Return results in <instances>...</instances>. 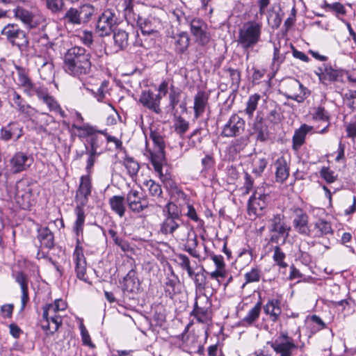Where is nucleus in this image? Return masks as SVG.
<instances>
[{
  "label": "nucleus",
  "mask_w": 356,
  "mask_h": 356,
  "mask_svg": "<svg viewBox=\"0 0 356 356\" xmlns=\"http://www.w3.org/2000/svg\"><path fill=\"white\" fill-rule=\"evenodd\" d=\"M92 188L90 175H82L80 178L79 188L76 192V199L80 202L81 204H86L88 197L91 195Z\"/></svg>",
  "instance_id": "b1692460"
},
{
  "label": "nucleus",
  "mask_w": 356,
  "mask_h": 356,
  "mask_svg": "<svg viewBox=\"0 0 356 356\" xmlns=\"http://www.w3.org/2000/svg\"><path fill=\"white\" fill-rule=\"evenodd\" d=\"M162 96L156 94L151 90H143L138 102L146 108L154 112L156 114L161 113L160 107Z\"/></svg>",
  "instance_id": "2eb2a0df"
},
{
  "label": "nucleus",
  "mask_w": 356,
  "mask_h": 356,
  "mask_svg": "<svg viewBox=\"0 0 356 356\" xmlns=\"http://www.w3.org/2000/svg\"><path fill=\"white\" fill-rule=\"evenodd\" d=\"M281 301L279 299L270 298L268 299L266 304L264 306V313L269 316L270 320L276 323L281 315Z\"/></svg>",
  "instance_id": "c756f323"
},
{
  "label": "nucleus",
  "mask_w": 356,
  "mask_h": 356,
  "mask_svg": "<svg viewBox=\"0 0 356 356\" xmlns=\"http://www.w3.org/2000/svg\"><path fill=\"white\" fill-rule=\"evenodd\" d=\"M91 56L85 48L75 46L69 49L64 56V69L70 75L83 79L91 71Z\"/></svg>",
  "instance_id": "f257e3e1"
},
{
  "label": "nucleus",
  "mask_w": 356,
  "mask_h": 356,
  "mask_svg": "<svg viewBox=\"0 0 356 356\" xmlns=\"http://www.w3.org/2000/svg\"><path fill=\"white\" fill-rule=\"evenodd\" d=\"M268 197V195L264 193L259 194L257 192L251 195L248 202V214L261 215V211L267 205L266 200Z\"/></svg>",
  "instance_id": "412c9836"
},
{
  "label": "nucleus",
  "mask_w": 356,
  "mask_h": 356,
  "mask_svg": "<svg viewBox=\"0 0 356 356\" xmlns=\"http://www.w3.org/2000/svg\"><path fill=\"white\" fill-rule=\"evenodd\" d=\"M31 159L26 154L19 152L14 154L10 160L11 170L13 173H19L25 170L31 164Z\"/></svg>",
  "instance_id": "bb28decb"
},
{
  "label": "nucleus",
  "mask_w": 356,
  "mask_h": 356,
  "mask_svg": "<svg viewBox=\"0 0 356 356\" xmlns=\"http://www.w3.org/2000/svg\"><path fill=\"white\" fill-rule=\"evenodd\" d=\"M75 213L76 219L74 223L73 231L76 234V245H78V240L81 242L80 238L83 237L86 215L84 210L79 206L75 208Z\"/></svg>",
  "instance_id": "4c0bfd02"
},
{
  "label": "nucleus",
  "mask_w": 356,
  "mask_h": 356,
  "mask_svg": "<svg viewBox=\"0 0 356 356\" xmlns=\"http://www.w3.org/2000/svg\"><path fill=\"white\" fill-rule=\"evenodd\" d=\"M283 216L277 214L273 216L270 220V232L272 233H278L282 234L284 239L289 236V232L291 230V227L287 226L283 220Z\"/></svg>",
  "instance_id": "2f4dec72"
},
{
  "label": "nucleus",
  "mask_w": 356,
  "mask_h": 356,
  "mask_svg": "<svg viewBox=\"0 0 356 356\" xmlns=\"http://www.w3.org/2000/svg\"><path fill=\"white\" fill-rule=\"evenodd\" d=\"M95 9L90 4H83L78 8L72 7L67 10L63 16L65 24H70L73 26H81L88 24Z\"/></svg>",
  "instance_id": "423d86ee"
},
{
  "label": "nucleus",
  "mask_w": 356,
  "mask_h": 356,
  "mask_svg": "<svg viewBox=\"0 0 356 356\" xmlns=\"http://www.w3.org/2000/svg\"><path fill=\"white\" fill-rule=\"evenodd\" d=\"M275 178L277 182L283 183L289 176V167L284 156L279 157L274 163Z\"/></svg>",
  "instance_id": "58836bf2"
},
{
  "label": "nucleus",
  "mask_w": 356,
  "mask_h": 356,
  "mask_svg": "<svg viewBox=\"0 0 356 356\" xmlns=\"http://www.w3.org/2000/svg\"><path fill=\"white\" fill-rule=\"evenodd\" d=\"M175 131L179 135H184L189 128V123L181 116L177 118L175 122Z\"/></svg>",
  "instance_id": "69168bd1"
},
{
  "label": "nucleus",
  "mask_w": 356,
  "mask_h": 356,
  "mask_svg": "<svg viewBox=\"0 0 356 356\" xmlns=\"http://www.w3.org/2000/svg\"><path fill=\"white\" fill-rule=\"evenodd\" d=\"M150 161L156 172L162 181L165 178L162 172L163 165L165 163V150L154 149L150 154Z\"/></svg>",
  "instance_id": "473e14b6"
},
{
  "label": "nucleus",
  "mask_w": 356,
  "mask_h": 356,
  "mask_svg": "<svg viewBox=\"0 0 356 356\" xmlns=\"http://www.w3.org/2000/svg\"><path fill=\"white\" fill-rule=\"evenodd\" d=\"M319 173L321 177L323 178L327 184L334 183L337 179V175H336L334 171L331 170L329 167H322Z\"/></svg>",
  "instance_id": "680f3d73"
},
{
  "label": "nucleus",
  "mask_w": 356,
  "mask_h": 356,
  "mask_svg": "<svg viewBox=\"0 0 356 356\" xmlns=\"http://www.w3.org/2000/svg\"><path fill=\"white\" fill-rule=\"evenodd\" d=\"M343 99L346 102V106L352 109L356 110V90H348L343 95Z\"/></svg>",
  "instance_id": "338daca9"
},
{
  "label": "nucleus",
  "mask_w": 356,
  "mask_h": 356,
  "mask_svg": "<svg viewBox=\"0 0 356 356\" xmlns=\"http://www.w3.org/2000/svg\"><path fill=\"white\" fill-rule=\"evenodd\" d=\"M172 18L175 19L179 25L189 24L192 18L181 8H176L172 12Z\"/></svg>",
  "instance_id": "864d4df0"
},
{
  "label": "nucleus",
  "mask_w": 356,
  "mask_h": 356,
  "mask_svg": "<svg viewBox=\"0 0 356 356\" xmlns=\"http://www.w3.org/2000/svg\"><path fill=\"white\" fill-rule=\"evenodd\" d=\"M73 258L75 261V272L77 278L83 280L86 283L90 284L88 278L86 277V260L83 254V249L81 245V242L78 240V245H76L73 253Z\"/></svg>",
  "instance_id": "a211bd4d"
},
{
  "label": "nucleus",
  "mask_w": 356,
  "mask_h": 356,
  "mask_svg": "<svg viewBox=\"0 0 356 356\" xmlns=\"http://www.w3.org/2000/svg\"><path fill=\"white\" fill-rule=\"evenodd\" d=\"M18 83L19 85L24 88V91L29 95H31V88H33V84L28 75L22 70L18 72Z\"/></svg>",
  "instance_id": "603ef678"
},
{
  "label": "nucleus",
  "mask_w": 356,
  "mask_h": 356,
  "mask_svg": "<svg viewBox=\"0 0 356 356\" xmlns=\"http://www.w3.org/2000/svg\"><path fill=\"white\" fill-rule=\"evenodd\" d=\"M288 52H285L282 54L280 50V47H277L275 44H274L273 48V56L272 59L271 63V69L273 70L277 71L282 63H284L286 58V54Z\"/></svg>",
  "instance_id": "de8ad7c7"
},
{
  "label": "nucleus",
  "mask_w": 356,
  "mask_h": 356,
  "mask_svg": "<svg viewBox=\"0 0 356 356\" xmlns=\"http://www.w3.org/2000/svg\"><path fill=\"white\" fill-rule=\"evenodd\" d=\"M261 302L259 301L248 311L246 316L240 321L239 325L243 327L252 326L259 319L261 311Z\"/></svg>",
  "instance_id": "e433bc0d"
},
{
  "label": "nucleus",
  "mask_w": 356,
  "mask_h": 356,
  "mask_svg": "<svg viewBox=\"0 0 356 356\" xmlns=\"http://www.w3.org/2000/svg\"><path fill=\"white\" fill-rule=\"evenodd\" d=\"M144 185L147 187L149 195L159 202L158 206H161L159 203H161L163 200L161 186L152 179L145 181Z\"/></svg>",
  "instance_id": "37998d69"
},
{
  "label": "nucleus",
  "mask_w": 356,
  "mask_h": 356,
  "mask_svg": "<svg viewBox=\"0 0 356 356\" xmlns=\"http://www.w3.org/2000/svg\"><path fill=\"white\" fill-rule=\"evenodd\" d=\"M125 200L126 198L122 195H114L109 199V205L111 210L120 218L123 217L125 214Z\"/></svg>",
  "instance_id": "a19ab883"
},
{
  "label": "nucleus",
  "mask_w": 356,
  "mask_h": 356,
  "mask_svg": "<svg viewBox=\"0 0 356 356\" xmlns=\"http://www.w3.org/2000/svg\"><path fill=\"white\" fill-rule=\"evenodd\" d=\"M15 281L19 285L22 291L21 308L20 312L24 310L27 303L29 301V277L23 271H17L13 274Z\"/></svg>",
  "instance_id": "4be33fe9"
},
{
  "label": "nucleus",
  "mask_w": 356,
  "mask_h": 356,
  "mask_svg": "<svg viewBox=\"0 0 356 356\" xmlns=\"http://www.w3.org/2000/svg\"><path fill=\"white\" fill-rule=\"evenodd\" d=\"M321 7L324 9L326 12L332 13L339 17V16H344L346 15V10L343 4L339 2H335L333 3H329L326 1H324Z\"/></svg>",
  "instance_id": "49530a36"
},
{
  "label": "nucleus",
  "mask_w": 356,
  "mask_h": 356,
  "mask_svg": "<svg viewBox=\"0 0 356 356\" xmlns=\"http://www.w3.org/2000/svg\"><path fill=\"white\" fill-rule=\"evenodd\" d=\"M249 143V138L247 136H241L232 143V148L235 152H240L245 149Z\"/></svg>",
  "instance_id": "e2e57ef3"
},
{
  "label": "nucleus",
  "mask_w": 356,
  "mask_h": 356,
  "mask_svg": "<svg viewBox=\"0 0 356 356\" xmlns=\"http://www.w3.org/2000/svg\"><path fill=\"white\" fill-rule=\"evenodd\" d=\"M209 107V95L203 90H199L194 96V118L198 119Z\"/></svg>",
  "instance_id": "cd10ccee"
},
{
  "label": "nucleus",
  "mask_w": 356,
  "mask_h": 356,
  "mask_svg": "<svg viewBox=\"0 0 356 356\" xmlns=\"http://www.w3.org/2000/svg\"><path fill=\"white\" fill-rule=\"evenodd\" d=\"M262 23L256 20L245 22L238 30V44L245 51L261 41Z\"/></svg>",
  "instance_id": "20e7f679"
},
{
  "label": "nucleus",
  "mask_w": 356,
  "mask_h": 356,
  "mask_svg": "<svg viewBox=\"0 0 356 356\" xmlns=\"http://www.w3.org/2000/svg\"><path fill=\"white\" fill-rule=\"evenodd\" d=\"M208 274L209 272L206 271L203 266L201 267L200 271L196 273L195 277L193 280L196 290L202 291L205 289L207 284V275Z\"/></svg>",
  "instance_id": "8fccbe9b"
},
{
  "label": "nucleus",
  "mask_w": 356,
  "mask_h": 356,
  "mask_svg": "<svg viewBox=\"0 0 356 356\" xmlns=\"http://www.w3.org/2000/svg\"><path fill=\"white\" fill-rule=\"evenodd\" d=\"M23 183L19 182L16 186L15 201L24 210H28L32 206V193L29 186L23 188Z\"/></svg>",
  "instance_id": "aec40b11"
},
{
  "label": "nucleus",
  "mask_w": 356,
  "mask_h": 356,
  "mask_svg": "<svg viewBox=\"0 0 356 356\" xmlns=\"http://www.w3.org/2000/svg\"><path fill=\"white\" fill-rule=\"evenodd\" d=\"M345 128L348 138H356V114L351 117L348 122L346 123Z\"/></svg>",
  "instance_id": "774afa93"
},
{
  "label": "nucleus",
  "mask_w": 356,
  "mask_h": 356,
  "mask_svg": "<svg viewBox=\"0 0 356 356\" xmlns=\"http://www.w3.org/2000/svg\"><path fill=\"white\" fill-rule=\"evenodd\" d=\"M163 220L160 225V232L173 235L184 223L181 209L174 202L169 201L163 209Z\"/></svg>",
  "instance_id": "39448f33"
},
{
  "label": "nucleus",
  "mask_w": 356,
  "mask_h": 356,
  "mask_svg": "<svg viewBox=\"0 0 356 356\" xmlns=\"http://www.w3.org/2000/svg\"><path fill=\"white\" fill-rule=\"evenodd\" d=\"M45 2L47 8L54 14L62 11L65 5L63 0H45Z\"/></svg>",
  "instance_id": "0e129e2a"
},
{
  "label": "nucleus",
  "mask_w": 356,
  "mask_h": 356,
  "mask_svg": "<svg viewBox=\"0 0 356 356\" xmlns=\"http://www.w3.org/2000/svg\"><path fill=\"white\" fill-rule=\"evenodd\" d=\"M24 134L23 127L17 121H12L0 129V139L4 142L17 141Z\"/></svg>",
  "instance_id": "dca6fc26"
},
{
  "label": "nucleus",
  "mask_w": 356,
  "mask_h": 356,
  "mask_svg": "<svg viewBox=\"0 0 356 356\" xmlns=\"http://www.w3.org/2000/svg\"><path fill=\"white\" fill-rule=\"evenodd\" d=\"M163 289L165 296L172 299L175 296L179 294L181 291V284L179 279L173 270L168 274L163 284Z\"/></svg>",
  "instance_id": "5701e85b"
},
{
  "label": "nucleus",
  "mask_w": 356,
  "mask_h": 356,
  "mask_svg": "<svg viewBox=\"0 0 356 356\" xmlns=\"http://www.w3.org/2000/svg\"><path fill=\"white\" fill-rule=\"evenodd\" d=\"M319 70L318 79L324 85L346 81V71L342 69H334L330 65H325L323 67H319Z\"/></svg>",
  "instance_id": "ddd939ff"
},
{
  "label": "nucleus",
  "mask_w": 356,
  "mask_h": 356,
  "mask_svg": "<svg viewBox=\"0 0 356 356\" xmlns=\"http://www.w3.org/2000/svg\"><path fill=\"white\" fill-rule=\"evenodd\" d=\"M72 129H76L77 131L76 136L80 140H83L86 139V142L84 143L86 151L98 154H101L104 152L103 145L104 140L99 134L106 136L105 131L98 130L95 127L88 123L83 124V126L72 124Z\"/></svg>",
  "instance_id": "7ed1b4c3"
},
{
  "label": "nucleus",
  "mask_w": 356,
  "mask_h": 356,
  "mask_svg": "<svg viewBox=\"0 0 356 356\" xmlns=\"http://www.w3.org/2000/svg\"><path fill=\"white\" fill-rule=\"evenodd\" d=\"M191 33L199 45H207L211 39L207 23L200 18H193L190 24Z\"/></svg>",
  "instance_id": "1a4fd4ad"
},
{
  "label": "nucleus",
  "mask_w": 356,
  "mask_h": 356,
  "mask_svg": "<svg viewBox=\"0 0 356 356\" xmlns=\"http://www.w3.org/2000/svg\"><path fill=\"white\" fill-rule=\"evenodd\" d=\"M223 70L226 72L232 81V85L238 88L241 82V72L238 70L232 67H224Z\"/></svg>",
  "instance_id": "052dcab7"
},
{
  "label": "nucleus",
  "mask_w": 356,
  "mask_h": 356,
  "mask_svg": "<svg viewBox=\"0 0 356 356\" xmlns=\"http://www.w3.org/2000/svg\"><path fill=\"white\" fill-rule=\"evenodd\" d=\"M253 133L259 142H266L270 138L269 124L265 121L264 115L258 112L252 125Z\"/></svg>",
  "instance_id": "6ab92c4d"
},
{
  "label": "nucleus",
  "mask_w": 356,
  "mask_h": 356,
  "mask_svg": "<svg viewBox=\"0 0 356 356\" xmlns=\"http://www.w3.org/2000/svg\"><path fill=\"white\" fill-rule=\"evenodd\" d=\"M291 211L293 215V226L300 234L312 236V231L309 227V216L300 207H293Z\"/></svg>",
  "instance_id": "f8f14e48"
},
{
  "label": "nucleus",
  "mask_w": 356,
  "mask_h": 356,
  "mask_svg": "<svg viewBox=\"0 0 356 356\" xmlns=\"http://www.w3.org/2000/svg\"><path fill=\"white\" fill-rule=\"evenodd\" d=\"M123 165L127 168L128 174L131 177L136 176L140 169V165L133 157L126 156L124 159Z\"/></svg>",
  "instance_id": "3c124183"
},
{
  "label": "nucleus",
  "mask_w": 356,
  "mask_h": 356,
  "mask_svg": "<svg viewBox=\"0 0 356 356\" xmlns=\"http://www.w3.org/2000/svg\"><path fill=\"white\" fill-rule=\"evenodd\" d=\"M209 305L210 303L207 296L196 297L191 315L194 316L199 322H205L207 319Z\"/></svg>",
  "instance_id": "393cba45"
},
{
  "label": "nucleus",
  "mask_w": 356,
  "mask_h": 356,
  "mask_svg": "<svg viewBox=\"0 0 356 356\" xmlns=\"http://www.w3.org/2000/svg\"><path fill=\"white\" fill-rule=\"evenodd\" d=\"M12 101L15 104L17 111L22 113L30 115L31 107L26 103L24 99L16 91L13 90L10 95Z\"/></svg>",
  "instance_id": "c03bdc74"
},
{
  "label": "nucleus",
  "mask_w": 356,
  "mask_h": 356,
  "mask_svg": "<svg viewBox=\"0 0 356 356\" xmlns=\"http://www.w3.org/2000/svg\"><path fill=\"white\" fill-rule=\"evenodd\" d=\"M245 124L243 118L237 114H232L222 127L220 135L223 138L238 137L244 132Z\"/></svg>",
  "instance_id": "9b49d317"
},
{
  "label": "nucleus",
  "mask_w": 356,
  "mask_h": 356,
  "mask_svg": "<svg viewBox=\"0 0 356 356\" xmlns=\"http://www.w3.org/2000/svg\"><path fill=\"white\" fill-rule=\"evenodd\" d=\"M54 303H49L46 304L42 307V319L40 321V326L42 329H49V314H56V313L60 311L59 309H57L54 307Z\"/></svg>",
  "instance_id": "a18cd8bd"
},
{
  "label": "nucleus",
  "mask_w": 356,
  "mask_h": 356,
  "mask_svg": "<svg viewBox=\"0 0 356 356\" xmlns=\"http://www.w3.org/2000/svg\"><path fill=\"white\" fill-rule=\"evenodd\" d=\"M268 344L279 356H292L293 351L298 348L293 339L286 332H281L273 341H268Z\"/></svg>",
  "instance_id": "6e6552de"
},
{
  "label": "nucleus",
  "mask_w": 356,
  "mask_h": 356,
  "mask_svg": "<svg viewBox=\"0 0 356 356\" xmlns=\"http://www.w3.org/2000/svg\"><path fill=\"white\" fill-rule=\"evenodd\" d=\"M181 90L172 85L170 88L169 94V106L172 110L175 109L176 106L180 101Z\"/></svg>",
  "instance_id": "13d9d810"
},
{
  "label": "nucleus",
  "mask_w": 356,
  "mask_h": 356,
  "mask_svg": "<svg viewBox=\"0 0 356 356\" xmlns=\"http://www.w3.org/2000/svg\"><path fill=\"white\" fill-rule=\"evenodd\" d=\"M122 6L124 17L127 23L132 26L136 24L139 26L143 37L149 35L155 40V38L159 36V29L161 27L160 20L152 16L143 17L136 13L134 9V0H123Z\"/></svg>",
  "instance_id": "f03ea898"
},
{
  "label": "nucleus",
  "mask_w": 356,
  "mask_h": 356,
  "mask_svg": "<svg viewBox=\"0 0 356 356\" xmlns=\"http://www.w3.org/2000/svg\"><path fill=\"white\" fill-rule=\"evenodd\" d=\"M140 287V282L134 269L130 270L123 279L122 290L124 294L127 293H136Z\"/></svg>",
  "instance_id": "c85d7f7f"
},
{
  "label": "nucleus",
  "mask_w": 356,
  "mask_h": 356,
  "mask_svg": "<svg viewBox=\"0 0 356 356\" xmlns=\"http://www.w3.org/2000/svg\"><path fill=\"white\" fill-rule=\"evenodd\" d=\"M260 98V95L257 93L249 97L246 104V108L244 110L245 113L248 116L249 118H252L254 112L257 108L258 102Z\"/></svg>",
  "instance_id": "09e8293b"
},
{
  "label": "nucleus",
  "mask_w": 356,
  "mask_h": 356,
  "mask_svg": "<svg viewBox=\"0 0 356 356\" xmlns=\"http://www.w3.org/2000/svg\"><path fill=\"white\" fill-rule=\"evenodd\" d=\"M38 239L42 246L47 249H51L54 246V236L53 232L47 227L38 228Z\"/></svg>",
  "instance_id": "ea45409f"
},
{
  "label": "nucleus",
  "mask_w": 356,
  "mask_h": 356,
  "mask_svg": "<svg viewBox=\"0 0 356 356\" xmlns=\"http://www.w3.org/2000/svg\"><path fill=\"white\" fill-rule=\"evenodd\" d=\"M312 236L314 237H323L327 234H332L333 229L330 222L319 218L314 223V227L311 229Z\"/></svg>",
  "instance_id": "72a5a7b5"
},
{
  "label": "nucleus",
  "mask_w": 356,
  "mask_h": 356,
  "mask_svg": "<svg viewBox=\"0 0 356 356\" xmlns=\"http://www.w3.org/2000/svg\"><path fill=\"white\" fill-rule=\"evenodd\" d=\"M117 18L115 14L110 9L104 12L99 17L97 22V31L99 36L104 37L109 35L114 30L113 26L116 24Z\"/></svg>",
  "instance_id": "4468645a"
},
{
  "label": "nucleus",
  "mask_w": 356,
  "mask_h": 356,
  "mask_svg": "<svg viewBox=\"0 0 356 356\" xmlns=\"http://www.w3.org/2000/svg\"><path fill=\"white\" fill-rule=\"evenodd\" d=\"M149 137L152 140L155 147L159 150H165V144L164 138L160 133L155 130H150Z\"/></svg>",
  "instance_id": "bf43d9fd"
},
{
  "label": "nucleus",
  "mask_w": 356,
  "mask_h": 356,
  "mask_svg": "<svg viewBox=\"0 0 356 356\" xmlns=\"http://www.w3.org/2000/svg\"><path fill=\"white\" fill-rule=\"evenodd\" d=\"M1 33L12 46L17 47L20 51H24L28 47L29 41L27 34L17 24H8Z\"/></svg>",
  "instance_id": "0eeeda50"
},
{
  "label": "nucleus",
  "mask_w": 356,
  "mask_h": 356,
  "mask_svg": "<svg viewBox=\"0 0 356 356\" xmlns=\"http://www.w3.org/2000/svg\"><path fill=\"white\" fill-rule=\"evenodd\" d=\"M284 85L286 92L283 95L286 99L302 103L307 97V89L298 80L289 79Z\"/></svg>",
  "instance_id": "9d476101"
},
{
  "label": "nucleus",
  "mask_w": 356,
  "mask_h": 356,
  "mask_svg": "<svg viewBox=\"0 0 356 356\" xmlns=\"http://www.w3.org/2000/svg\"><path fill=\"white\" fill-rule=\"evenodd\" d=\"M13 12L15 17L20 19L30 29L35 28L39 24V19L33 15L31 12L22 7H17Z\"/></svg>",
  "instance_id": "7c9ffc66"
},
{
  "label": "nucleus",
  "mask_w": 356,
  "mask_h": 356,
  "mask_svg": "<svg viewBox=\"0 0 356 356\" xmlns=\"http://www.w3.org/2000/svg\"><path fill=\"white\" fill-rule=\"evenodd\" d=\"M126 202L129 210L135 213L143 211L149 206L147 198L140 197V193L133 189L127 194Z\"/></svg>",
  "instance_id": "f3484780"
},
{
  "label": "nucleus",
  "mask_w": 356,
  "mask_h": 356,
  "mask_svg": "<svg viewBox=\"0 0 356 356\" xmlns=\"http://www.w3.org/2000/svg\"><path fill=\"white\" fill-rule=\"evenodd\" d=\"M170 38L172 39L171 43L174 46L175 53L179 55H182L186 53L191 41L188 33L185 31H181L172 35Z\"/></svg>",
  "instance_id": "a878e982"
},
{
  "label": "nucleus",
  "mask_w": 356,
  "mask_h": 356,
  "mask_svg": "<svg viewBox=\"0 0 356 356\" xmlns=\"http://www.w3.org/2000/svg\"><path fill=\"white\" fill-rule=\"evenodd\" d=\"M38 59L37 62L40 64L38 69L40 77L43 80L51 79L54 74L53 63L51 61H44L42 56H38Z\"/></svg>",
  "instance_id": "79ce46f5"
},
{
  "label": "nucleus",
  "mask_w": 356,
  "mask_h": 356,
  "mask_svg": "<svg viewBox=\"0 0 356 356\" xmlns=\"http://www.w3.org/2000/svg\"><path fill=\"white\" fill-rule=\"evenodd\" d=\"M312 127L306 124H302L299 129H296L292 138V148L298 151L305 142L307 134L312 131Z\"/></svg>",
  "instance_id": "f704fd0d"
},
{
  "label": "nucleus",
  "mask_w": 356,
  "mask_h": 356,
  "mask_svg": "<svg viewBox=\"0 0 356 356\" xmlns=\"http://www.w3.org/2000/svg\"><path fill=\"white\" fill-rule=\"evenodd\" d=\"M112 33L113 40V48L115 52L123 51L129 45V34L122 29H115Z\"/></svg>",
  "instance_id": "c9c22d12"
},
{
  "label": "nucleus",
  "mask_w": 356,
  "mask_h": 356,
  "mask_svg": "<svg viewBox=\"0 0 356 356\" xmlns=\"http://www.w3.org/2000/svg\"><path fill=\"white\" fill-rule=\"evenodd\" d=\"M49 328L42 329L47 332V334H54L62 325L61 316L58 314H49Z\"/></svg>",
  "instance_id": "5fc2aeb1"
},
{
  "label": "nucleus",
  "mask_w": 356,
  "mask_h": 356,
  "mask_svg": "<svg viewBox=\"0 0 356 356\" xmlns=\"http://www.w3.org/2000/svg\"><path fill=\"white\" fill-rule=\"evenodd\" d=\"M264 119L269 124L276 125L280 123L282 121L280 108L275 106L273 109L269 111Z\"/></svg>",
  "instance_id": "6e6d98bb"
},
{
  "label": "nucleus",
  "mask_w": 356,
  "mask_h": 356,
  "mask_svg": "<svg viewBox=\"0 0 356 356\" xmlns=\"http://www.w3.org/2000/svg\"><path fill=\"white\" fill-rule=\"evenodd\" d=\"M285 258L286 254L282 248L279 245L275 246L273 259L275 263L281 268H285L288 266V264L284 261Z\"/></svg>",
  "instance_id": "4d7b16f0"
}]
</instances>
